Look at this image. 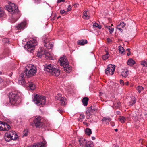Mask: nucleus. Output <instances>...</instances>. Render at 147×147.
<instances>
[{"label": "nucleus", "instance_id": "1", "mask_svg": "<svg viewBox=\"0 0 147 147\" xmlns=\"http://www.w3.org/2000/svg\"><path fill=\"white\" fill-rule=\"evenodd\" d=\"M44 68L45 70L47 72L51 73L52 74L55 76H57L60 74L59 69L53 67L51 64L45 65H44Z\"/></svg>", "mask_w": 147, "mask_h": 147}, {"label": "nucleus", "instance_id": "2", "mask_svg": "<svg viewBox=\"0 0 147 147\" xmlns=\"http://www.w3.org/2000/svg\"><path fill=\"white\" fill-rule=\"evenodd\" d=\"M33 100L38 106L42 105L45 104L46 98L44 96L36 94L34 96Z\"/></svg>", "mask_w": 147, "mask_h": 147}, {"label": "nucleus", "instance_id": "3", "mask_svg": "<svg viewBox=\"0 0 147 147\" xmlns=\"http://www.w3.org/2000/svg\"><path fill=\"white\" fill-rule=\"evenodd\" d=\"M9 101L12 105L17 104L19 102L20 96L18 93H10L9 95Z\"/></svg>", "mask_w": 147, "mask_h": 147}, {"label": "nucleus", "instance_id": "4", "mask_svg": "<svg viewBox=\"0 0 147 147\" xmlns=\"http://www.w3.org/2000/svg\"><path fill=\"white\" fill-rule=\"evenodd\" d=\"M36 72V68L34 66H32L29 70H28L27 67H26L25 69L24 70L23 73H24L25 76H26L27 78H29L30 77L34 76Z\"/></svg>", "mask_w": 147, "mask_h": 147}, {"label": "nucleus", "instance_id": "5", "mask_svg": "<svg viewBox=\"0 0 147 147\" xmlns=\"http://www.w3.org/2000/svg\"><path fill=\"white\" fill-rule=\"evenodd\" d=\"M5 8L8 12L12 14L17 13L18 12V7H16L15 5L13 3H11L9 5L6 6Z\"/></svg>", "mask_w": 147, "mask_h": 147}, {"label": "nucleus", "instance_id": "6", "mask_svg": "<svg viewBox=\"0 0 147 147\" xmlns=\"http://www.w3.org/2000/svg\"><path fill=\"white\" fill-rule=\"evenodd\" d=\"M37 43V41L34 39H33L32 42H27V43L25 45V48L27 49V50L28 51H30V52L31 51L33 50L34 49V45H33V44L34 43L36 45Z\"/></svg>", "mask_w": 147, "mask_h": 147}, {"label": "nucleus", "instance_id": "7", "mask_svg": "<svg viewBox=\"0 0 147 147\" xmlns=\"http://www.w3.org/2000/svg\"><path fill=\"white\" fill-rule=\"evenodd\" d=\"M115 65L110 64L109 65L107 68L105 69V74L108 75L113 74L115 70Z\"/></svg>", "mask_w": 147, "mask_h": 147}, {"label": "nucleus", "instance_id": "8", "mask_svg": "<svg viewBox=\"0 0 147 147\" xmlns=\"http://www.w3.org/2000/svg\"><path fill=\"white\" fill-rule=\"evenodd\" d=\"M41 117L39 116L36 118L34 120L35 125L36 128L40 127L43 125V122L41 121Z\"/></svg>", "mask_w": 147, "mask_h": 147}, {"label": "nucleus", "instance_id": "9", "mask_svg": "<svg viewBox=\"0 0 147 147\" xmlns=\"http://www.w3.org/2000/svg\"><path fill=\"white\" fill-rule=\"evenodd\" d=\"M60 65L61 66H64L68 65L69 64V62L65 56H63L61 57L59 60Z\"/></svg>", "mask_w": 147, "mask_h": 147}, {"label": "nucleus", "instance_id": "10", "mask_svg": "<svg viewBox=\"0 0 147 147\" xmlns=\"http://www.w3.org/2000/svg\"><path fill=\"white\" fill-rule=\"evenodd\" d=\"M26 77L25 76L24 73H22L19 76V84L20 85L24 86L26 83L24 78Z\"/></svg>", "mask_w": 147, "mask_h": 147}, {"label": "nucleus", "instance_id": "11", "mask_svg": "<svg viewBox=\"0 0 147 147\" xmlns=\"http://www.w3.org/2000/svg\"><path fill=\"white\" fill-rule=\"evenodd\" d=\"M9 135L10 136L11 140H15L17 139L18 137V136L17 135L16 132L13 131H10L9 133Z\"/></svg>", "mask_w": 147, "mask_h": 147}, {"label": "nucleus", "instance_id": "12", "mask_svg": "<svg viewBox=\"0 0 147 147\" xmlns=\"http://www.w3.org/2000/svg\"><path fill=\"white\" fill-rule=\"evenodd\" d=\"M45 144V142H42L36 144L34 143L30 147H44Z\"/></svg>", "mask_w": 147, "mask_h": 147}, {"label": "nucleus", "instance_id": "13", "mask_svg": "<svg viewBox=\"0 0 147 147\" xmlns=\"http://www.w3.org/2000/svg\"><path fill=\"white\" fill-rule=\"evenodd\" d=\"M78 141L80 146H85L87 142L86 140L83 138H80Z\"/></svg>", "mask_w": 147, "mask_h": 147}, {"label": "nucleus", "instance_id": "14", "mask_svg": "<svg viewBox=\"0 0 147 147\" xmlns=\"http://www.w3.org/2000/svg\"><path fill=\"white\" fill-rule=\"evenodd\" d=\"M111 120V119L109 117H104L102 120V123L105 124L109 123V122Z\"/></svg>", "mask_w": 147, "mask_h": 147}, {"label": "nucleus", "instance_id": "15", "mask_svg": "<svg viewBox=\"0 0 147 147\" xmlns=\"http://www.w3.org/2000/svg\"><path fill=\"white\" fill-rule=\"evenodd\" d=\"M63 67L64 70L67 73H70L71 71L72 67L69 65V64L66 66H64Z\"/></svg>", "mask_w": 147, "mask_h": 147}, {"label": "nucleus", "instance_id": "16", "mask_svg": "<svg viewBox=\"0 0 147 147\" xmlns=\"http://www.w3.org/2000/svg\"><path fill=\"white\" fill-rule=\"evenodd\" d=\"M26 25V22H23L19 24L17 26L18 29H23Z\"/></svg>", "mask_w": 147, "mask_h": 147}, {"label": "nucleus", "instance_id": "17", "mask_svg": "<svg viewBox=\"0 0 147 147\" xmlns=\"http://www.w3.org/2000/svg\"><path fill=\"white\" fill-rule=\"evenodd\" d=\"M93 112L92 111V106L88 108L87 109V110L86 111V113L88 116H90V115L92 114V113Z\"/></svg>", "mask_w": 147, "mask_h": 147}, {"label": "nucleus", "instance_id": "18", "mask_svg": "<svg viewBox=\"0 0 147 147\" xmlns=\"http://www.w3.org/2000/svg\"><path fill=\"white\" fill-rule=\"evenodd\" d=\"M88 42L86 40H78L77 42V44L78 45H83L87 43Z\"/></svg>", "mask_w": 147, "mask_h": 147}, {"label": "nucleus", "instance_id": "19", "mask_svg": "<svg viewBox=\"0 0 147 147\" xmlns=\"http://www.w3.org/2000/svg\"><path fill=\"white\" fill-rule=\"evenodd\" d=\"M127 63L128 65L132 66L135 64L136 62L132 59L130 58L128 60Z\"/></svg>", "mask_w": 147, "mask_h": 147}, {"label": "nucleus", "instance_id": "20", "mask_svg": "<svg viewBox=\"0 0 147 147\" xmlns=\"http://www.w3.org/2000/svg\"><path fill=\"white\" fill-rule=\"evenodd\" d=\"M88 100L89 98L87 97H85L83 98L82 102L84 106H87Z\"/></svg>", "mask_w": 147, "mask_h": 147}, {"label": "nucleus", "instance_id": "21", "mask_svg": "<svg viewBox=\"0 0 147 147\" xmlns=\"http://www.w3.org/2000/svg\"><path fill=\"white\" fill-rule=\"evenodd\" d=\"M10 136L9 135V133H6L5 134L4 138L6 141L9 142L10 141V140H11Z\"/></svg>", "mask_w": 147, "mask_h": 147}, {"label": "nucleus", "instance_id": "22", "mask_svg": "<svg viewBox=\"0 0 147 147\" xmlns=\"http://www.w3.org/2000/svg\"><path fill=\"white\" fill-rule=\"evenodd\" d=\"M85 133L88 136H90L92 133L91 130L88 128H86L85 130Z\"/></svg>", "mask_w": 147, "mask_h": 147}, {"label": "nucleus", "instance_id": "23", "mask_svg": "<svg viewBox=\"0 0 147 147\" xmlns=\"http://www.w3.org/2000/svg\"><path fill=\"white\" fill-rule=\"evenodd\" d=\"M57 100H59L61 101H62L63 100H65V98L63 97H62L61 95L60 94H58V96H56L55 98Z\"/></svg>", "mask_w": 147, "mask_h": 147}, {"label": "nucleus", "instance_id": "24", "mask_svg": "<svg viewBox=\"0 0 147 147\" xmlns=\"http://www.w3.org/2000/svg\"><path fill=\"white\" fill-rule=\"evenodd\" d=\"M85 146V147H94V145L92 142H87Z\"/></svg>", "mask_w": 147, "mask_h": 147}, {"label": "nucleus", "instance_id": "25", "mask_svg": "<svg viewBox=\"0 0 147 147\" xmlns=\"http://www.w3.org/2000/svg\"><path fill=\"white\" fill-rule=\"evenodd\" d=\"M109 56V55L108 51H107L105 54L103 55L102 56V59L104 60L107 59Z\"/></svg>", "mask_w": 147, "mask_h": 147}, {"label": "nucleus", "instance_id": "26", "mask_svg": "<svg viewBox=\"0 0 147 147\" xmlns=\"http://www.w3.org/2000/svg\"><path fill=\"white\" fill-rule=\"evenodd\" d=\"M119 52L121 53L122 54H124L125 53L124 49L121 46H119Z\"/></svg>", "mask_w": 147, "mask_h": 147}, {"label": "nucleus", "instance_id": "27", "mask_svg": "<svg viewBox=\"0 0 147 147\" xmlns=\"http://www.w3.org/2000/svg\"><path fill=\"white\" fill-rule=\"evenodd\" d=\"M128 71L127 70L126 71H123L122 72V73H121V75L123 77H124L125 78H126L128 75Z\"/></svg>", "mask_w": 147, "mask_h": 147}, {"label": "nucleus", "instance_id": "28", "mask_svg": "<svg viewBox=\"0 0 147 147\" xmlns=\"http://www.w3.org/2000/svg\"><path fill=\"white\" fill-rule=\"evenodd\" d=\"M119 119L122 123H124L125 120V118L123 116H120L119 118Z\"/></svg>", "mask_w": 147, "mask_h": 147}, {"label": "nucleus", "instance_id": "29", "mask_svg": "<svg viewBox=\"0 0 147 147\" xmlns=\"http://www.w3.org/2000/svg\"><path fill=\"white\" fill-rule=\"evenodd\" d=\"M28 86L31 90H34L35 88V86L32 83L28 84Z\"/></svg>", "mask_w": 147, "mask_h": 147}, {"label": "nucleus", "instance_id": "30", "mask_svg": "<svg viewBox=\"0 0 147 147\" xmlns=\"http://www.w3.org/2000/svg\"><path fill=\"white\" fill-rule=\"evenodd\" d=\"M136 89L138 91V92L140 93L141 92V91L143 90H144V88L141 86H139L137 87Z\"/></svg>", "mask_w": 147, "mask_h": 147}, {"label": "nucleus", "instance_id": "31", "mask_svg": "<svg viewBox=\"0 0 147 147\" xmlns=\"http://www.w3.org/2000/svg\"><path fill=\"white\" fill-rule=\"evenodd\" d=\"M44 42L45 43L44 46L45 47H47L49 46V42L47 40H44Z\"/></svg>", "mask_w": 147, "mask_h": 147}, {"label": "nucleus", "instance_id": "32", "mask_svg": "<svg viewBox=\"0 0 147 147\" xmlns=\"http://www.w3.org/2000/svg\"><path fill=\"white\" fill-rule=\"evenodd\" d=\"M105 27L108 28L109 30L110 34H111L113 32L114 28H111L110 26H106Z\"/></svg>", "mask_w": 147, "mask_h": 147}, {"label": "nucleus", "instance_id": "33", "mask_svg": "<svg viewBox=\"0 0 147 147\" xmlns=\"http://www.w3.org/2000/svg\"><path fill=\"white\" fill-rule=\"evenodd\" d=\"M5 15V13L1 9L0 7V17H3Z\"/></svg>", "mask_w": 147, "mask_h": 147}, {"label": "nucleus", "instance_id": "34", "mask_svg": "<svg viewBox=\"0 0 147 147\" xmlns=\"http://www.w3.org/2000/svg\"><path fill=\"white\" fill-rule=\"evenodd\" d=\"M93 27H98L99 29L101 28V26L100 25H99L98 23L96 22L94 23L93 25Z\"/></svg>", "mask_w": 147, "mask_h": 147}, {"label": "nucleus", "instance_id": "35", "mask_svg": "<svg viewBox=\"0 0 147 147\" xmlns=\"http://www.w3.org/2000/svg\"><path fill=\"white\" fill-rule=\"evenodd\" d=\"M121 103L120 102H117V103L114 104V106L116 108H119L120 106Z\"/></svg>", "mask_w": 147, "mask_h": 147}, {"label": "nucleus", "instance_id": "36", "mask_svg": "<svg viewBox=\"0 0 147 147\" xmlns=\"http://www.w3.org/2000/svg\"><path fill=\"white\" fill-rule=\"evenodd\" d=\"M136 100L135 99H134L133 100L129 102V105L130 106H132L134 104H135L136 103Z\"/></svg>", "mask_w": 147, "mask_h": 147}, {"label": "nucleus", "instance_id": "37", "mask_svg": "<svg viewBox=\"0 0 147 147\" xmlns=\"http://www.w3.org/2000/svg\"><path fill=\"white\" fill-rule=\"evenodd\" d=\"M40 52L42 55H46L47 54H49V53L47 52H46L45 51L41 50H40Z\"/></svg>", "mask_w": 147, "mask_h": 147}, {"label": "nucleus", "instance_id": "38", "mask_svg": "<svg viewBox=\"0 0 147 147\" xmlns=\"http://www.w3.org/2000/svg\"><path fill=\"white\" fill-rule=\"evenodd\" d=\"M125 25V24H124L123 22H121L120 24L118 25V26H120V27L123 28L124 26Z\"/></svg>", "mask_w": 147, "mask_h": 147}, {"label": "nucleus", "instance_id": "39", "mask_svg": "<svg viewBox=\"0 0 147 147\" xmlns=\"http://www.w3.org/2000/svg\"><path fill=\"white\" fill-rule=\"evenodd\" d=\"M141 63V65H143V66L147 67V63L145 61H142Z\"/></svg>", "mask_w": 147, "mask_h": 147}, {"label": "nucleus", "instance_id": "40", "mask_svg": "<svg viewBox=\"0 0 147 147\" xmlns=\"http://www.w3.org/2000/svg\"><path fill=\"white\" fill-rule=\"evenodd\" d=\"M28 131L26 130H24V134L23 135V137L24 136H26L27 135Z\"/></svg>", "mask_w": 147, "mask_h": 147}, {"label": "nucleus", "instance_id": "41", "mask_svg": "<svg viewBox=\"0 0 147 147\" xmlns=\"http://www.w3.org/2000/svg\"><path fill=\"white\" fill-rule=\"evenodd\" d=\"M90 16L87 15H85V16H83V18L84 19H89Z\"/></svg>", "mask_w": 147, "mask_h": 147}, {"label": "nucleus", "instance_id": "42", "mask_svg": "<svg viewBox=\"0 0 147 147\" xmlns=\"http://www.w3.org/2000/svg\"><path fill=\"white\" fill-rule=\"evenodd\" d=\"M103 95L105 96V94L101 92H99V96L101 99L102 97L103 96Z\"/></svg>", "mask_w": 147, "mask_h": 147}, {"label": "nucleus", "instance_id": "43", "mask_svg": "<svg viewBox=\"0 0 147 147\" xmlns=\"http://www.w3.org/2000/svg\"><path fill=\"white\" fill-rule=\"evenodd\" d=\"M126 51H128V53H127V55L128 56L130 55L131 54V53L130 51V49H127Z\"/></svg>", "mask_w": 147, "mask_h": 147}, {"label": "nucleus", "instance_id": "44", "mask_svg": "<svg viewBox=\"0 0 147 147\" xmlns=\"http://www.w3.org/2000/svg\"><path fill=\"white\" fill-rule=\"evenodd\" d=\"M3 42L4 43H8L9 42V40L7 38H4L3 40Z\"/></svg>", "mask_w": 147, "mask_h": 147}, {"label": "nucleus", "instance_id": "45", "mask_svg": "<svg viewBox=\"0 0 147 147\" xmlns=\"http://www.w3.org/2000/svg\"><path fill=\"white\" fill-rule=\"evenodd\" d=\"M42 56V55L40 52V51H39L38 52L36 56L38 57V58H40L41 57V56Z\"/></svg>", "mask_w": 147, "mask_h": 147}, {"label": "nucleus", "instance_id": "46", "mask_svg": "<svg viewBox=\"0 0 147 147\" xmlns=\"http://www.w3.org/2000/svg\"><path fill=\"white\" fill-rule=\"evenodd\" d=\"M80 119H84L85 118V116L83 114H80Z\"/></svg>", "mask_w": 147, "mask_h": 147}, {"label": "nucleus", "instance_id": "47", "mask_svg": "<svg viewBox=\"0 0 147 147\" xmlns=\"http://www.w3.org/2000/svg\"><path fill=\"white\" fill-rule=\"evenodd\" d=\"M34 2L37 4L40 3L41 2V0H34Z\"/></svg>", "mask_w": 147, "mask_h": 147}, {"label": "nucleus", "instance_id": "48", "mask_svg": "<svg viewBox=\"0 0 147 147\" xmlns=\"http://www.w3.org/2000/svg\"><path fill=\"white\" fill-rule=\"evenodd\" d=\"M121 27H120V26H117V29L120 31L121 32H122V30L121 29Z\"/></svg>", "mask_w": 147, "mask_h": 147}, {"label": "nucleus", "instance_id": "49", "mask_svg": "<svg viewBox=\"0 0 147 147\" xmlns=\"http://www.w3.org/2000/svg\"><path fill=\"white\" fill-rule=\"evenodd\" d=\"M120 83L121 85H123L124 84V83L123 81L122 80H120Z\"/></svg>", "mask_w": 147, "mask_h": 147}, {"label": "nucleus", "instance_id": "50", "mask_svg": "<svg viewBox=\"0 0 147 147\" xmlns=\"http://www.w3.org/2000/svg\"><path fill=\"white\" fill-rule=\"evenodd\" d=\"M50 54L49 53V54H47L45 55V57L47 59H49L50 57L49 56Z\"/></svg>", "mask_w": 147, "mask_h": 147}, {"label": "nucleus", "instance_id": "51", "mask_svg": "<svg viewBox=\"0 0 147 147\" xmlns=\"http://www.w3.org/2000/svg\"><path fill=\"white\" fill-rule=\"evenodd\" d=\"M0 121L1 122L0 123V124H2L3 125H4V126L6 125V124H7V123H6L5 122H2L1 121Z\"/></svg>", "mask_w": 147, "mask_h": 147}, {"label": "nucleus", "instance_id": "52", "mask_svg": "<svg viewBox=\"0 0 147 147\" xmlns=\"http://www.w3.org/2000/svg\"><path fill=\"white\" fill-rule=\"evenodd\" d=\"M71 9V5H69L68 6V7L67 8V11H70Z\"/></svg>", "mask_w": 147, "mask_h": 147}, {"label": "nucleus", "instance_id": "53", "mask_svg": "<svg viewBox=\"0 0 147 147\" xmlns=\"http://www.w3.org/2000/svg\"><path fill=\"white\" fill-rule=\"evenodd\" d=\"M65 0H58L57 1V3H60L61 2H64Z\"/></svg>", "mask_w": 147, "mask_h": 147}, {"label": "nucleus", "instance_id": "54", "mask_svg": "<svg viewBox=\"0 0 147 147\" xmlns=\"http://www.w3.org/2000/svg\"><path fill=\"white\" fill-rule=\"evenodd\" d=\"M65 12V11L64 10H61L60 11V13L61 14H63Z\"/></svg>", "mask_w": 147, "mask_h": 147}, {"label": "nucleus", "instance_id": "55", "mask_svg": "<svg viewBox=\"0 0 147 147\" xmlns=\"http://www.w3.org/2000/svg\"><path fill=\"white\" fill-rule=\"evenodd\" d=\"M79 5V4L78 3H76L73 5V6L75 8L77 6Z\"/></svg>", "mask_w": 147, "mask_h": 147}, {"label": "nucleus", "instance_id": "56", "mask_svg": "<svg viewBox=\"0 0 147 147\" xmlns=\"http://www.w3.org/2000/svg\"><path fill=\"white\" fill-rule=\"evenodd\" d=\"M6 126H7L8 130L10 127V126L9 125H8L7 123L6 124Z\"/></svg>", "mask_w": 147, "mask_h": 147}, {"label": "nucleus", "instance_id": "57", "mask_svg": "<svg viewBox=\"0 0 147 147\" xmlns=\"http://www.w3.org/2000/svg\"><path fill=\"white\" fill-rule=\"evenodd\" d=\"M88 10H87L86 11H85L84 12H83V16H85V15L87 14V12H88Z\"/></svg>", "mask_w": 147, "mask_h": 147}, {"label": "nucleus", "instance_id": "58", "mask_svg": "<svg viewBox=\"0 0 147 147\" xmlns=\"http://www.w3.org/2000/svg\"><path fill=\"white\" fill-rule=\"evenodd\" d=\"M61 103L62 105H65V102L64 101V100H63L62 101H61Z\"/></svg>", "mask_w": 147, "mask_h": 147}, {"label": "nucleus", "instance_id": "59", "mask_svg": "<svg viewBox=\"0 0 147 147\" xmlns=\"http://www.w3.org/2000/svg\"><path fill=\"white\" fill-rule=\"evenodd\" d=\"M58 111H59V112L60 113H61L62 112H63V110H62V109H59L58 110Z\"/></svg>", "mask_w": 147, "mask_h": 147}, {"label": "nucleus", "instance_id": "60", "mask_svg": "<svg viewBox=\"0 0 147 147\" xmlns=\"http://www.w3.org/2000/svg\"><path fill=\"white\" fill-rule=\"evenodd\" d=\"M3 79L0 77V83L2 82H3Z\"/></svg>", "mask_w": 147, "mask_h": 147}, {"label": "nucleus", "instance_id": "61", "mask_svg": "<svg viewBox=\"0 0 147 147\" xmlns=\"http://www.w3.org/2000/svg\"><path fill=\"white\" fill-rule=\"evenodd\" d=\"M107 40L108 42H111V40L109 38H107Z\"/></svg>", "mask_w": 147, "mask_h": 147}, {"label": "nucleus", "instance_id": "62", "mask_svg": "<svg viewBox=\"0 0 147 147\" xmlns=\"http://www.w3.org/2000/svg\"><path fill=\"white\" fill-rule=\"evenodd\" d=\"M2 130L3 131H7L8 130V129H7L6 128H4V129H2Z\"/></svg>", "mask_w": 147, "mask_h": 147}, {"label": "nucleus", "instance_id": "63", "mask_svg": "<svg viewBox=\"0 0 147 147\" xmlns=\"http://www.w3.org/2000/svg\"><path fill=\"white\" fill-rule=\"evenodd\" d=\"M92 111L93 112L94 111H95L96 110V109L94 108H92Z\"/></svg>", "mask_w": 147, "mask_h": 147}, {"label": "nucleus", "instance_id": "64", "mask_svg": "<svg viewBox=\"0 0 147 147\" xmlns=\"http://www.w3.org/2000/svg\"><path fill=\"white\" fill-rule=\"evenodd\" d=\"M125 84L126 86L128 85L129 84V82H126L125 83Z\"/></svg>", "mask_w": 147, "mask_h": 147}]
</instances>
